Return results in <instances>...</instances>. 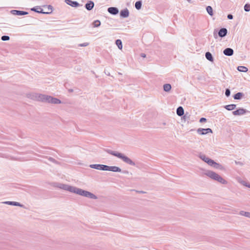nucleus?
<instances>
[{"mask_svg": "<svg viewBox=\"0 0 250 250\" xmlns=\"http://www.w3.org/2000/svg\"><path fill=\"white\" fill-rule=\"evenodd\" d=\"M54 187L65 190L69 191L72 193H76L90 199H97L98 198L95 194L90 192L68 185L55 183L54 184Z\"/></svg>", "mask_w": 250, "mask_h": 250, "instance_id": "f257e3e1", "label": "nucleus"}, {"mask_svg": "<svg viewBox=\"0 0 250 250\" xmlns=\"http://www.w3.org/2000/svg\"><path fill=\"white\" fill-rule=\"evenodd\" d=\"M106 152L109 154L113 155L122 159L125 163L129 164L131 166H134L135 165V163L132 161L129 158L124 155L123 154L118 152L117 151H112L110 149H107L106 150Z\"/></svg>", "mask_w": 250, "mask_h": 250, "instance_id": "f03ea898", "label": "nucleus"}, {"mask_svg": "<svg viewBox=\"0 0 250 250\" xmlns=\"http://www.w3.org/2000/svg\"><path fill=\"white\" fill-rule=\"evenodd\" d=\"M205 174L211 179L218 182L224 185L228 184V182L223 178L220 175L211 170H208L205 173Z\"/></svg>", "mask_w": 250, "mask_h": 250, "instance_id": "7ed1b4c3", "label": "nucleus"}, {"mask_svg": "<svg viewBox=\"0 0 250 250\" xmlns=\"http://www.w3.org/2000/svg\"><path fill=\"white\" fill-rule=\"evenodd\" d=\"M40 102L54 104H59L61 103L59 99L51 96L41 94Z\"/></svg>", "mask_w": 250, "mask_h": 250, "instance_id": "20e7f679", "label": "nucleus"}, {"mask_svg": "<svg viewBox=\"0 0 250 250\" xmlns=\"http://www.w3.org/2000/svg\"><path fill=\"white\" fill-rule=\"evenodd\" d=\"M197 132L199 135H206L209 133H212V130L211 129H210L209 128H199L197 130Z\"/></svg>", "mask_w": 250, "mask_h": 250, "instance_id": "39448f33", "label": "nucleus"}, {"mask_svg": "<svg viewBox=\"0 0 250 250\" xmlns=\"http://www.w3.org/2000/svg\"><path fill=\"white\" fill-rule=\"evenodd\" d=\"M104 171H110L113 172H122V169L116 166H108L107 165L105 166Z\"/></svg>", "mask_w": 250, "mask_h": 250, "instance_id": "423d86ee", "label": "nucleus"}, {"mask_svg": "<svg viewBox=\"0 0 250 250\" xmlns=\"http://www.w3.org/2000/svg\"><path fill=\"white\" fill-rule=\"evenodd\" d=\"M105 166V165L102 164H91L89 165V167L92 168L104 171Z\"/></svg>", "mask_w": 250, "mask_h": 250, "instance_id": "0eeeda50", "label": "nucleus"}, {"mask_svg": "<svg viewBox=\"0 0 250 250\" xmlns=\"http://www.w3.org/2000/svg\"><path fill=\"white\" fill-rule=\"evenodd\" d=\"M41 94L30 93L27 95V97L31 99L40 101Z\"/></svg>", "mask_w": 250, "mask_h": 250, "instance_id": "6e6552de", "label": "nucleus"}, {"mask_svg": "<svg viewBox=\"0 0 250 250\" xmlns=\"http://www.w3.org/2000/svg\"><path fill=\"white\" fill-rule=\"evenodd\" d=\"M209 166L213 167L216 169H219L221 170H223L224 169L222 165L219 163H216L213 160H212V161L210 162V165Z\"/></svg>", "mask_w": 250, "mask_h": 250, "instance_id": "1a4fd4ad", "label": "nucleus"}, {"mask_svg": "<svg viewBox=\"0 0 250 250\" xmlns=\"http://www.w3.org/2000/svg\"><path fill=\"white\" fill-rule=\"evenodd\" d=\"M129 15V12L127 8H125L123 10H122L120 13V16L121 18H126Z\"/></svg>", "mask_w": 250, "mask_h": 250, "instance_id": "9d476101", "label": "nucleus"}, {"mask_svg": "<svg viewBox=\"0 0 250 250\" xmlns=\"http://www.w3.org/2000/svg\"><path fill=\"white\" fill-rule=\"evenodd\" d=\"M247 112V110L244 108H239L232 112V114L235 116H239L245 114Z\"/></svg>", "mask_w": 250, "mask_h": 250, "instance_id": "9b49d317", "label": "nucleus"}, {"mask_svg": "<svg viewBox=\"0 0 250 250\" xmlns=\"http://www.w3.org/2000/svg\"><path fill=\"white\" fill-rule=\"evenodd\" d=\"M11 13L14 15L18 16L25 15L28 14L27 12L17 10H13L11 11Z\"/></svg>", "mask_w": 250, "mask_h": 250, "instance_id": "f8f14e48", "label": "nucleus"}, {"mask_svg": "<svg viewBox=\"0 0 250 250\" xmlns=\"http://www.w3.org/2000/svg\"><path fill=\"white\" fill-rule=\"evenodd\" d=\"M223 53L227 56H231L233 55L234 51L231 48H227L224 50Z\"/></svg>", "mask_w": 250, "mask_h": 250, "instance_id": "ddd939ff", "label": "nucleus"}, {"mask_svg": "<svg viewBox=\"0 0 250 250\" xmlns=\"http://www.w3.org/2000/svg\"><path fill=\"white\" fill-rule=\"evenodd\" d=\"M65 2L66 4L71 6L73 7H77L80 5V4L76 1H72L71 0H65Z\"/></svg>", "mask_w": 250, "mask_h": 250, "instance_id": "4468645a", "label": "nucleus"}, {"mask_svg": "<svg viewBox=\"0 0 250 250\" xmlns=\"http://www.w3.org/2000/svg\"><path fill=\"white\" fill-rule=\"evenodd\" d=\"M107 11L112 15H116L119 13V10L117 7H110L107 9Z\"/></svg>", "mask_w": 250, "mask_h": 250, "instance_id": "2eb2a0df", "label": "nucleus"}, {"mask_svg": "<svg viewBox=\"0 0 250 250\" xmlns=\"http://www.w3.org/2000/svg\"><path fill=\"white\" fill-rule=\"evenodd\" d=\"M228 33V30L226 28H222L218 31V36L223 38L227 36Z\"/></svg>", "mask_w": 250, "mask_h": 250, "instance_id": "dca6fc26", "label": "nucleus"}, {"mask_svg": "<svg viewBox=\"0 0 250 250\" xmlns=\"http://www.w3.org/2000/svg\"><path fill=\"white\" fill-rule=\"evenodd\" d=\"M94 6V3L93 1L89 0L85 4V8L88 11L92 10Z\"/></svg>", "mask_w": 250, "mask_h": 250, "instance_id": "f3484780", "label": "nucleus"}, {"mask_svg": "<svg viewBox=\"0 0 250 250\" xmlns=\"http://www.w3.org/2000/svg\"><path fill=\"white\" fill-rule=\"evenodd\" d=\"M199 158L204 161L205 162L207 163L208 165H210V162L212 161V159H209L208 157H207L204 154H200L199 155Z\"/></svg>", "mask_w": 250, "mask_h": 250, "instance_id": "a211bd4d", "label": "nucleus"}, {"mask_svg": "<svg viewBox=\"0 0 250 250\" xmlns=\"http://www.w3.org/2000/svg\"><path fill=\"white\" fill-rule=\"evenodd\" d=\"M4 204L9 205H12L15 206H19V207H22L23 205H21L20 203L17 202H13V201H6L4 202Z\"/></svg>", "mask_w": 250, "mask_h": 250, "instance_id": "6ab92c4d", "label": "nucleus"}, {"mask_svg": "<svg viewBox=\"0 0 250 250\" xmlns=\"http://www.w3.org/2000/svg\"><path fill=\"white\" fill-rule=\"evenodd\" d=\"M177 114L179 116H182L184 114V110L182 106H179L176 110Z\"/></svg>", "mask_w": 250, "mask_h": 250, "instance_id": "aec40b11", "label": "nucleus"}, {"mask_svg": "<svg viewBox=\"0 0 250 250\" xmlns=\"http://www.w3.org/2000/svg\"><path fill=\"white\" fill-rule=\"evenodd\" d=\"M205 57L206 59L210 62H212L213 61V57L210 52H207L205 54Z\"/></svg>", "mask_w": 250, "mask_h": 250, "instance_id": "412c9836", "label": "nucleus"}, {"mask_svg": "<svg viewBox=\"0 0 250 250\" xmlns=\"http://www.w3.org/2000/svg\"><path fill=\"white\" fill-rule=\"evenodd\" d=\"M236 105L235 104H231L225 105L224 106L225 108L228 110L230 111L236 108Z\"/></svg>", "mask_w": 250, "mask_h": 250, "instance_id": "4be33fe9", "label": "nucleus"}, {"mask_svg": "<svg viewBox=\"0 0 250 250\" xmlns=\"http://www.w3.org/2000/svg\"><path fill=\"white\" fill-rule=\"evenodd\" d=\"M164 90L166 92H169L171 89V85L169 83L165 84L163 85Z\"/></svg>", "mask_w": 250, "mask_h": 250, "instance_id": "5701e85b", "label": "nucleus"}, {"mask_svg": "<svg viewBox=\"0 0 250 250\" xmlns=\"http://www.w3.org/2000/svg\"><path fill=\"white\" fill-rule=\"evenodd\" d=\"M237 70L240 72H246L248 71L247 67L244 66H239L237 67Z\"/></svg>", "mask_w": 250, "mask_h": 250, "instance_id": "b1692460", "label": "nucleus"}, {"mask_svg": "<svg viewBox=\"0 0 250 250\" xmlns=\"http://www.w3.org/2000/svg\"><path fill=\"white\" fill-rule=\"evenodd\" d=\"M243 94L241 92H238L236 94H234L233 96V98L235 100H240L242 98Z\"/></svg>", "mask_w": 250, "mask_h": 250, "instance_id": "393cba45", "label": "nucleus"}, {"mask_svg": "<svg viewBox=\"0 0 250 250\" xmlns=\"http://www.w3.org/2000/svg\"><path fill=\"white\" fill-rule=\"evenodd\" d=\"M115 43L120 49H122L123 48L122 42L121 40L118 39L116 40Z\"/></svg>", "mask_w": 250, "mask_h": 250, "instance_id": "a878e982", "label": "nucleus"}, {"mask_svg": "<svg viewBox=\"0 0 250 250\" xmlns=\"http://www.w3.org/2000/svg\"><path fill=\"white\" fill-rule=\"evenodd\" d=\"M142 2L141 1H137L135 2V7L136 9L140 10L141 8Z\"/></svg>", "mask_w": 250, "mask_h": 250, "instance_id": "bb28decb", "label": "nucleus"}, {"mask_svg": "<svg viewBox=\"0 0 250 250\" xmlns=\"http://www.w3.org/2000/svg\"><path fill=\"white\" fill-rule=\"evenodd\" d=\"M239 214L242 216H244L250 218V212H246L244 211H240L239 212Z\"/></svg>", "mask_w": 250, "mask_h": 250, "instance_id": "cd10ccee", "label": "nucleus"}, {"mask_svg": "<svg viewBox=\"0 0 250 250\" xmlns=\"http://www.w3.org/2000/svg\"><path fill=\"white\" fill-rule=\"evenodd\" d=\"M206 10L208 14L210 15H213V10L212 7L210 6H208L206 8Z\"/></svg>", "mask_w": 250, "mask_h": 250, "instance_id": "c85d7f7f", "label": "nucleus"}, {"mask_svg": "<svg viewBox=\"0 0 250 250\" xmlns=\"http://www.w3.org/2000/svg\"><path fill=\"white\" fill-rule=\"evenodd\" d=\"M101 25V22L99 20H96L93 22V26L95 27H98Z\"/></svg>", "mask_w": 250, "mask_h": 250, "instance_id": "c756f323", "label": "nucleus"}, {"mask_svg": "<svg viewBox=\"0 0 250 250\" xmlns=\"http://www.w3.org/2000/svg\"><path fill=\"white\" fill-rule=\"evenodd\" d=\"M244 10L246 12H249L250 11V4L247 3L244 6Z\"/></svg>", "mask_w": 250, "mask_h": 250, "instance_id": "7c9ffc66", "label": "nucleus"}, {"mask_svg": "<svg viewBox=\"0 0 250 250\" xmlns=\"http://www.w3.org/2000/svg\"><path fill=\"white\" fill-rule=\"evenodd\" d=\"M1 39L3 41H6L9 40L10 37L8 36L4 35L1 37Z\"/></svg>", "mask_w": 250, "mask_h": 250, "instance_id": "2f4dec72", "label": "nucleus"}, {"mask_svg": "<svg viewBox=\"0 0 250 250\" xmlns=\"http://www.w3.org/2000/svg\"><path fill=\"white\" fill-rule=\"evenodd\" d=\"M39 9H41L40 11H39V13H42V14H50V12H43L42 9H41L40 7H37Z\"/></svg>", "mask_w": 250, "mask_h": 250, "instance_id": "473e14b6", "label": "nucleus"}, {"mask_svg": "<svg viewBox=\"0 0 250 250\" xmlns=\"http://www.w3.org/2000/svg\"><path fill=\"white\" fill-rule=\"evenodd\" d=\"M225 95L227 97H229L230 95V91L229 89L227 88L225 91Z\"/></svg>", "mask_w": 250, "mask_h": 250, "instance_id": "72a5a7b5", "label": "nucleus"}, {"mask_svg": "<svg viewBox=\"0 0 250 250\" xmlns=\"http://www.w3.org/2000/svg\"><path fill=\"white\" fill-rule=\"evenodd\" d=\"M88 45H89V43L84 42V43H80V44H78V46H81V47H85V46H88Z\"/></svg>", "mask_w": 250, "mask_h": 250, "instance_id": "f704fd0d", "label": "nucleus"}, {"mask_svg": "<svg viewBox=\"0 0 250 250\" xmlns=\"http://www.w3.org/2000/svg\"><path fill=\"white\" fill-rule=\"evenodd\" d=\"M241 183L245 186L250 188V184L248 183L245 181H242Z\"/></svg>", "mask_w": 250, "mask_h": 250, "instance_id": "c9c22d12", "label": "nucleus"}, {"mask_svg": "<svg viewBox=\"0 0 250 250\" xmlns=\"http://www.w3.org/2000/svg\"><path fill=\"white\" fill-rule=\"evenodd\" d=\"M207 121V119L205 118H201L200 120H199V122L200 123H203V122H205Z\"/></svg>", "mask_w": 250, "mask_h": 250, "instance_id": "e433bc0d", "label": "nucleus"}, {"mask_svg": "<svg viewBox=\"0 0 250 250\" xmlns=\"http://www.w3.org/2000/svg\"><path fill=\"white\" fill-rule=\"evenodd\" d=\"M48 160H49L50 161H51V162H53V163H56V161L54 158H52V157H49V159H48Z\"/></svg>", "mask_w": 250, "mask_h": 250, "instance_id": "4c0bfd02", "label": "nucleus"}, {"mask_svg": "<svg viewBox=\"0 0 250 250\" xmlns=\"http://www.w3.org/2000/svg\"><path fill=\"white\" fill-rule=\"evenodd\" d=\"M233 15L231 14H229L227 16V18L229 20H232L233 19Z\"/></svg>", "mask_w": 250, "mask_h": 250, "instance_id": "58836bf2", "label": "nucleus"}, {"mask_svg": "<svg viewBox=\"0 0 250 250\" xmlns=\"http://www.w3.org/2000/svg\"><path fill=\"white\" fill-rule=\"evenodd\" d=\"M31 10L33 11H35L37 13H38L39 12V11L37 10V9H36V7H33L31 9Z\"/></svg>", "mask_w": 250, "mask_h": 250, "instance_id": "ea45409f", "label": "nucleus"}, {"mask_svg": "<svg viewBox=\"0 0 250 250\" xmlns=\"http://www.w3.org/2000/svg\"><path fill=\"white\" fill-rule=\"evenodd\" d=\"M48 9L49 10H50L49 12H50V13L52 12V7L51 5H48Z\"/></svg>", "mask_w": 250, "mask_h": 250, "instance_id": "a19ab883", "label": "nucleus"}, {"mask_svg": "<svg viewBox=\"0 0 250 250\" xmlns=\"http://www.w3.org/2000/svg\"><path fill=\"white\" fill-rule=\"evenodd\" d=\"M213 36H214V38H215V39H216L217 38V35L215 31H214V32H213Z\"/></svg>", "mask_w": 250, "mask_h": 250, "instance_id": "79ce46f5", "label": "nucleus"}, {"mask_svg": "<svg viewBox=\"0 0 250 250\" xmlns=\"http://www.w3.org/2000/svg\"><path fill=\"white\" fill-rule=\"evenodd\" d=\"M141 56L143 58H145L146 57V55L145 53H142L141 54Z\"/></svg>", "mask_w": 250, "mask_h": 250, "instance_id": "37998d69", "label": "nucleus"}, {"mask_svg": "<svg viewBox=\"0 0 250 250\" xmlns=\"http://www.w3.org/2000/svg\"><path fill=\"white\" fill-rule=\"evenodd\" d=\"M122 172H123V173H124V174H128V171H127V170L123 171Z\"/></svg>", "mask_w": 250, "mask_h": 250, "instance_id": "c03bdc74", "label": "nucleus"}, {"mask_svg": "<svg viewBox=\"0 0 250 250\" xmlns=\"http://www.w3.org/2000/svg\"><path fill=\"white\" fill-rule=\"evenodd\" d=\"M188 2H191V0H187Z\"/></svg>", "mask_w": 250, "mask_h": 250, "instance_id": "a18cd8bd", "label": "nucleus"}, {"mask_svg": "<svg viewBox=\"0 0 250 250\" xmlns=\"http://www.w3.org/2000/svg\"><path fill=\"white\" fill-rule=\"evenodd\" d=\"M193 130H194V129H191L190 131H193Z\"/></svg>", "mask_w": 250, "mask_h": 250, "instance_id": "49530a36", "label": "nucleus"}]
</instances>
